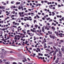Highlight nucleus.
Wrapping results in <instances>:
<instances>
[{
	"label": "nucleus",
	"instance_id": "obj_1",
	"mask_svg": "<svg viewBox=\"0 0 64 64\" xmlns=\"http://www.w3.org/2000/svg\"><path fill=\"white\" fill-rule=\"evenodd\" d=\"M50 37L51 38H52L53 39H55V36L53 35L52 36L51 35H50Z\"/></svg>",
	"mask_w": 64,
	"mask_h": 64
},
{
	"label": "nucleus",
	"instance_id": "obj_2",
	"mask_svg": "<svg viewBox=\"0 0 64 64\" xmlns=\"http://www.w3.org/2000/svg\"><path fill=\"white\" fill-rule=\"evenodd\" d=\"M59 60L60 58H57L56 60L55 61V63L56 64L58 63V61Z\"/></svg>",
	"mask_w": 64,
	"mask_h": 64
},
{
	"label": "nucleus",
	"instance_id": "obj_3",
	"mask_svg": "<svg viewBox=\"0 0 64 64\" xmlns=\"http://www.w3.org/2000/svg\"><path fill=\"white\" fill-rule=\"evenodd\" d=\"M57 56L58 57H61L62 56V55L59 54H58L57 55Z\"/></svg>",
	"mask_w": 64,
	"mask_h": 64
},
{
	"label": "nucleus",
	"instance_id": "obj_4",
	"mask_svg": "<svg viewBox=\"0 0 64 64\" xmlns=\"http://www.w3.org/2000/svg\"><path fill=\"white\" fill-rule=\"evenodd\" d=\"M42 32H44V27H42Z\"/></svg>",
	"mask_w": 64,
	"mask_h": 64
},
{
	"label": "nucleus",
	"instance_id": "obj_5",
	"mask_svg": "<svg viewBox=\"0 0 64 64\" xmlns=\"http://www.w3.org/2000/svg\"><path fill=\"white\" fill-rule=\"evenodd\" d=\"M17 36V35H16L14 37V40H17V38H16V37Z\"/></svg>",
	"mask_w": 64,
	"mask_h": 64
},
{
	"label": "nucleus",
	"instance_id": "obj_6",
	"mask_svg": "<svg viewBox=\"0 0 64 64\" xmlns=\"http://www.w3.org/2000/svg\"><path fill=\"white\" fill-rule=\"evenodd\" d=\"M5 64H10V62L8 61L7 62H5Z\"/></svg>",
	"mask_w": 64,
	"mask_h": 64
},
{
	"label": "nucleus",
	"instance_id": "obj_7",
	"mask_svg": "<svg viewBox=\"0 0 64 64\" xmlns=\"http://www.w3.org/2000/svg\"><path fill=\"white\" fill-rule=\"evenodd\" d=\"M43 42H46V38H44V40H43Z\"/></svg>",
	"mask_w": 64,
	"mask_h": 64
},
{
	"label": "nucleus",
	"instance_id": "obj_8",
	"mask_svg": "<svg viewBox=\"0 0 64 64\" xmlns=\"http://www.w3.org/2000/svg\"><path fill=\"white\" fill-rule=\"evenodd\" d=\"M52 29L53 30H55V28H54V26H52Z\"/></svg>",
	"mask_w": 64,
	"mask_h": 64
},
{
	"label": "nucleus",
	"instance_id": "obj_9",
	"mask_svg": "<svg viewBox=\"0 0 64 64\" xmlns=\"http://www.w3.org/2000/svg\"><path fill=\"white\" fill-rule=\"evenodd\" d=\"M58 53L62 55V53L60 51H59L58 52Z\"/></svg>",
	"mask_w": 64,
	"mask_h": 64
},
{
	"label": "nucleus",
	"instance_id": "obj_10",
	"mask_svg": "<svg viewBox=\"0 0 64 64\" xmlns=\"http://www.w3.org/2000/svg\"><path fill=\"white\" fill-rule=\"evenodd\" d=\"M56 51H54V53H53V54L54 56V55H56Z\"/></svg>",
	"mask_w": 64,
	"mask_h": 64
},
{
	"label": "nucleus",
	"instance_id": "obj_11",
	"mask_svg": "<svg viewBox=\"0 0 64 64\" xmlns=\"http://www.w3.org/2000/svg\"><path fill=\"white\" fill-rule=\"evenodd\" d=\"M11 13L12 14H14L15 13V11H13L12 12H11Z\"/></svg>",
	"mask_w": 64,
	"mask_h": 64
},
{
	"label": "nucleus",
	"instance_id": "obj_12",
	"mask_svg": "<svg viewBox=\"0 0 64 64\" xmlns=\"http://www.w3.org/2000/svg\"><path fill=\"white\" fill-rule=\"evenodd\" d=\"M50 6H51V7H52L53 6L52 5V4H51V5H50V6H49V7L50 8H51Z\"/></svg>",
	"mask_w": 64,
	"mask_h": 64
},
{
	"label": "nucleus",
	"instance_id": "obj_13",
	"mask_svg": "<svg viewBox=\"0 0 64 64\" xmlns=\"http://www.w3.org/2000/svg\"><path fill=\"white\" fill-rule=\"evenodd\" d=\"M55 52H58V49H56V51H55Z\"/></svg>",
	"mask_w": 64,
	"mask_h": 64
},
{
	"label": "nucleus",
	"instance_id": "obj_14",
	"mask_svg": "<svg viewBox=\"0 0 64 64\" xmlns=\"http://www.w3.org/2000/svg\"><path fill=\"white\" fill-rule=\"evenodd\" d=\"M56 59V56H54V58L53 60H54Z\"/></svg>",
	"mask_w": 64,
	"mask_h": 64
},
{
	"label": "nucleus",
	"instance_id": "obj_15",
	"mask_svg": "<svg viewBox=\"0 0 64 64\" xmlns=\"http://www.w3.org/2000/svg\"><path fill=\"white\" fill-rule=\"evenodd\" d=\"M18 9L19 10H20V6H19L18 7Z\"/></svg>",
	"mask_w": 64,
	"mask_h": 64
},
{
	"label": "nucleus",
	"instance_id": "obj_16",
	"mask_svg": "<svg viewBox=\"0 0 64 64\" xmlns=\"http://www.w3.org/2000/svg\"><path fill=\"white\" fill-rule=\"evenodd\" d=\"M35 26L36 28H37V27H38V26L37 25V24H36Z\"/></svg>",
	"mask_w": 64,
	"mask_h": 64
},
{
	"label": "nucleus",
	"instance_id": "obj_17",
	"mask_svg": "<svg viewBox=\"0 0 64 64\" xmlns=\"http://www.w3.org/2000/svg\"><path fill=\"white\" fill-rule=\"evenodd\" d=\"M61 50L62 51L64 52V49L61 48Z\"/></svg>",
	"mask_w": 64,
	"mask_h": 64
},
{
	"label": "nucleus",
	"instance_id": "obj_18",
	"mask_svg": "<svg viewBox=\"0 0 64 64\" xmlns=\"http://www.w3.org/2000/svg\"><path fill=\"white\" fill-rule=\"evenodd\" d=\"M53 48L55 50L56 49V48L55 46H53Z\"/></svg>",
	"mask_w": 64,
	"mask_h": 64
},
{
	"label": "nucleus",
	"instance_id": "obj_19",
	"mask_svg": "<svg viewBox=\"0 0 64 64\" xmlns=\"http://www.w3.org/2000/svg\"><path fill=\"white\" fill-rule=\"evenodd\" d=\"M12 44H14L15 42H14V40H13V41H12Z\"/></svg>",
	"mask_w": 64,
	"mask_h": 64
},
{
	"label": "nucleus",
	"instance_id": "obj_20",
	"mask_svg": "<svg viewBox=\"0 0 64 64\" xmlns=\"http://www.w3.org/2000/svg\"><path fill=\"white\" fill-rule=\"evenodd\" d=\"M50 18H48L46 19V20H50Z\"/></svg>",
	"mask_w": 64,
	"mask_h": 64
},
{
	"label": "nucleus",
	"instance_id": "obj_21",
	"mask_svg": "<svg viewBox=\"0 0 64 64\" xmlns=\"http://www.w3.org/2000/svg\"><path fill=\"white\" fill-rule=\"evenodd\" d=\"M12 64H16V63L15 62H13L12 63Z\"/></svg>",
	"mask_w": 64,
	"mask_h": 64
},
{
	"label": "nucleus",
	"instance_id": "obj_22",
	"mask_svg": "<svg viewBox=\"0 0 64 64\" xmlns=\"http://www.w3.org/2000/svg\"><path fill=\"white\" fill-rule=\"evenodd\" d=\"M60 42H64V41L62 40H60Z\"/></svg>",
	"mask_w": 64,
	"mask_h": 64
},
{
	"label": "nucleus",
	"instance_id": "obj_23",
	"mask_svg": "<svg viewBox=\"0 0 64 64\" xmlns=\"http://www.w3.org/2000/svg\"><path fill=\"white\" fill-rule=\"evenodd\" d=\"M52 21V19H51L50 20H49V22H50L51 21Z\"/></svg>",
	"mask_w": 64,
	"mask_h": 64
},
{
	"label": "nucleus",
	"instance_id": "obj_24",
	"mask_svg": "<svg viewBox=\"0 0 64 64\" xmlns=\"http://www.w3.org/2000/svg\"><path fill=\"white\" fill-rule=\"evenodd\" d=\"M13 27H15V28H17V26H12Z\"/></svg>",
	"mask_w": 64,
	"mask_h": 64
},
{
	"label": "nucleus",
	"instance_id": "obj_25",
	"mask_svg": "<svg viewBox=\"0 0 64 64\" xmlns=\"http://www.w3.org/2000/svg\"><path fill=\"white\" fill-rule=\"evenodd\" d=\"M54 46H57V44L56 43H54Z\"/></svg>",
	"mask_w": 64,
	"mask_h": 64
},
{
	"label": "nucleus",
	"instance_id": "obj_26",
	"mask_svg": "<svg viewBox=\"0 0 64 64\" xmlns=\"http://www.w3.org/2000/svg\"><path fill=\"white\" fill-rule=\"evenodd\" d=\"M24 59L26 62L27 61V60L26 58H24Z\"/></svg>",
	"mask_w": 64,
	"mask_h": 64
},
{
	"label": "nucleus",
	"instance_id": "obj_27",
	"mask_svg": "<svg viewBox=\"0 0 64 64\" xmlns=\"http://www.w3.org/2000/svg\"><path fill=\"white\" fill-rule=\"evenodd\" d=\"M17 36H18V37H20V38H21V36H20L19 35H17Z\"/></svg>",
	"mask_w": 64,
	"mask_h": 64
},
{
	"label": "nucleus",
	"instance_id": "obj_28",
	"mask_svg": "<svg viewBox=\"0 0 64 64\" xmlns=\"http://www.w3.org/2000/svg\"><path fill=\"white\" fill-rule=\"evenodd\" d=\"M28 52H30V53H31V52H30V50H28Z\"/></svg>",
	"mask_w": 64,
	"mask_h": 64
},
{
	"label": "nucleus",
	"instance_id": "obj_29",
	"mask_svg": "<svg viewBox=\"0 0 64 64\" xmlns=\"http://www.w3.org/2000/svg\"><path fill=\"white\" fill-rule=\"evenodd\" d=\"M11 46H16L14 44L13 45H11Z\"/></svg>",
	"mask_w": 64,
	"mask_h": 64
},
{
	"label": "nucleus",
	"instance_id": "obj_30",
	"mask_svg": "<svg viewBox=\"0 0 64 64\" xmlns=\"http://www.w3.org/2000/svg\"><path fill=\"white\" fill-rule=\"evenodd\" d=\"M56 34L57 36H58V32H57Z\"/></svg>",
	"mask_w": 64,
	"mask_h": 64
},
{
	"label": "nucleus",
	"instance_id": "obj_31",
	"mask_svg": "<svg viewBox=\"0 0 64 64\" xmlns=\"http://www.w3.org/2000/svg\"><path fill=\"white\" fill-rule=\"evenodd\" d=\"M1 30H3V31H4L5 30V29L4 28V29H1Z\"/></svg>",
	"mask_w": 64,
	"mask_h": 64
},
{
	"label": "nucleus",
	"instance_id": "obj_32",
	"mask_svg": "<svg viewBox=\"0 0 64 64\" xmlns=\"http://www.w3.org/2000/svg\"><path fill=\"white\" fill-rule=\"evenodd\" d=\"M36 22V20H34V23L35 24V22Z\"/></svg>",
	"mask_w": 64,
	"mask_h": 64
},
{
	"label": "nucleus",
	"instance_id": "obj_33",
	"mask_svg": "<svg viewBox=\"0 0 64 64\" xmlns=\"http://www.w3.org/2000/svg\"><path fill=\"white\" fill-rule=\"evenodd\" d=\"M25 15H26L27 16H28V14H24Z\"/></svg>",
	"mask_w": 64,
	"mask_h": 64
},
{
	"label": "nucleus",
	"instance_id": "obj_34",
	"mask_svg": "<svg viewBox=\"0 0 64 64\" xmlns=\"http://www.w3.org/2000/svg\"><path fill=\"white\" fill-rule=\"evenodd\" d=\"M26 25H27V26L28 27L29 26H30V25H28V24H26Z\"/></svg>",
	"mask_w": 64,
	"mask_h": 64
},
{
	"label": "nucleus",
	"instance_id": "obj_35",
	"mask_svg": "<svg viewBox=\"0 0 64 64\" xmlns=\"http://www.w3.org/2000/svg\"><path fill=\"white\" fill-rule=\"evenodd\" d=\"M38 4L39 6H41L42 5L41 4Z\"/></svg>",
	"mask_w": 64,
	"mask_h": 64
},
{
	"label": "nucleus",
	"instance_id": "obj_36",
	"mask_svg": "<svg viewBox=\"0 0 64 64\" xmlns=\"http://www.w3.org/2000/svg\"><path fill=\"white\" fill-rule=\"evenodd\" d=\"M45 37L46 38H47L48 37V36L47 35H45Z\"/></svg>",
	"mask_w": 64,
	"mask_h": 64
},
{
	"label": "nucleus",
	"instance_id": "obj_37",
	"mask_svg": "<svg viewBox=\"0 0 64 64\" xmlns=\"http://www.w3.org/2000/svg\"><path fill=\"white\" fill-rule=\"evenodd\" d=\"M10 8L12 9L13 8V6H12L10 7Z\"/></svg>",
	"mask_w": 64,
	"mask_h": 64
},
{
	"label": "nucleus",
	"instance_id": "obj_38",
	"mask_svg": "<svg viewBox=\"0 0 64 64\" xmlns=\"http://www.w3.org/2000/svg\"><path fill=\"white\" fill-rule=\"evenodd\" d=\"M58 6L59 7H61V6L60 5V4H58Z\"/></svg>",
	"mask_w": 64,
	"mask_h": 64
},
{
	"label": "nucleus",
	"instance_id": "obj_39",
	"mask_svg": "<svg viewBox=\"0 0 64 64\" xmlns=\"http://www.w3.org/2000/svg\"><path fill=\"white\" fill-rule=\"evenodd\" d=\"M55 14L54 13L52 14V16H54V15H55Z\"/></svg>",
	"mask_w": 64,
	"mask_h": 64
},
{
	"label": "nucleus",
	"instance_id": "obj_40",
	"mask_svg": "<svg viewBox=\"0 0 64 64\" xmlns=\"http://www.w3.org/2000/svg\"><path fill=\"white\" fill-rule=\"evenodd\" d=\"M58 50L59 51H60V48H58Z\"/></svg>",
	"mask_w": 64,
	"mask_h": 64
},
{
	"label": "nucleus",
	"instance_id": "obj_41",
	"mask_svg": "<svg viewBox=\"0 0 64 64\" xmlns=\"http://www.w3.org/2000/svg\"><path fill=\"white\" fill-rule=\"evenodd\" d=\"M39 24L40 26H42V24H40V23H39Z\"/></svg>",
	"mask_w": 64,
	"mask_h": 64
},
{
	"label": "nucleus",
	"instance_id": "obj_42",
	"mask_svg": "<svg viewBox=\"0 0 64 64\" xmlns=\"http://www.w3.org/2000/svg\"><path fill=\"white\" fill-rule=\"evenodd\" d=\"M48 32L49 33V34H50V31H48Z\"/></svg>",
	"mask_w": 64,
	"mask_h": 64
},
{
	"label": "nucleus",
	"instance_id": "obj_43",
	"mask_svg": "<svg viewBox=\"0 0 64 64\" xmlns=\"http://www.w3.org/2000/svg\"><path fill=\"white\" fill-rule=\"evenodd\" d=\"M3 34L2 32H0V34Z\"/></svg>",
	"mask_w": 64,
	"mask_h": 64
},
{
	"label": "nucleus",
	"instance_id": "obj_44",
	"mask_svg": "<svg viewBox=\"0 0 64 64\" xmlns=\"http://www.w3.org/2000/svg\"><path fill=\"white\" fill-rule=\"evenodd\" d=\"M55 4L56 5H58L57 3V2H55Z\"/></svg>",
	"mask_w": 64,
	"mask_h": 64
},
{
	"label": "nucleus",
	"instance_id": "obj_45",
	"mask_svg": "<svg viewBox=\"0 0 64 64\" xmlns=\"http://www.w3.org/2000/svg\"><path fill=\"white\" fill-rule=\"evenodd\" d=\"M42 19L43 20H44L45 19V18H42Z\"/></svg>",
	"mask_w": 64,
	"mask_h": 64
},
{
	"label": "nucleus",
	"instance_id": "obj_46",
	"mask_svg": "<svg viewBox=\"0 0 64 64\" xmlns=\"http://www.w3.org/2000/svg\"><path fill=\"white\" fill-rule=\"evenodd\" d=\"M28 10H29V11H31V9H28Z\"/></svg>",
	"mask_w": 64,
	"mask_h": 64
},
{
	"label": "nucleus",
	"instance_id": "obj_47",
	"mask_svg": "<svg viewBox=\"0 0 64 64\" xmlns=\"http://www.w3.org/2000/svg\"><path fill=\"white\" fill-rule=\"evenodd\" d=\"M42 32V30H40L39 32L40 33H41Z\"/></svg>",
	"mask_w": 64,
	"mask_h": 64
},
{
	"label": "nucleus",
	"instance_id": "obj_48",
	"mask_svg": "<svg viewBox=\"0 0 64 64\" xmlns=\"http://www.w3.org/2000/svg\"><path fill=\"white\" fill-rule=\"evenodd\" d=\"M27 59L29 61H30V60L28 58Z\"/></svg>",
	"mask_w": 64,
	"mask_h": 64
},
{
	"label": "nucleus",
	"instance_id": "obj_49",
	"mask_svg": "<svg viewBox=\"0 0 64 64\" xmlns=\"http://www.w3.org/2000/svg\"><path fill=\"white\" fill-rule=\"evenodd\" d=\"M9 39V38L8 36L7 38H6V39L7 40H8V39Z\"/></svg>",
	"mask_w": 64,
	"mask_h": 64
},
{
	"label": "nucleus",
	"instance_id": "obj_50",
	"mask_svg": "<svg viewBox=\"0 0 64 64\" xmlns=\"http://www.w3.org/2000/svg\"><path fill=\"white\" fill-rule=\"evenodd\" d=\"M47 25H50V24L49 23H47Z\"/></svg>",
	"mask_w": 64,
	"mask_h": 64
},
{
	"label": "nucleus",
	"instance_id": "obj_51",
	"mask_svg": "<svg viewBox=\"0 0 64 64\" xmlns=\"http://www.w3.org/2000/svg\"><path fill=\"white\" fill-rule=\"evenodd\" d=\"M58 46L59 47H61V46L60 45H59Z\"/></svg>",
	"mask_w": 64,
	"mask_h": 64
},
{
	"label": "nucleus",
	"instance_id": "obj_52",
	"mask_svg": "<svg viewBox=\"0 0 64 64\" xmlns=\"http://www.w3.org/2000/svg\"><path fill=\"white\" fill-rule=\"evenodd\" d=\"M51 52L52 53H54V50L52 51Z\"/></svg>",
	"mask_w": 64,
	"mask_h": 64
},
{
	"label": "nucleus",
	"instance_id": "obj_53",
	"mask_svg": "<svg viewBox=\"0 0 64 64\" xmlns=\"http://www.w3.org/2000/svg\"><path fill=\"white\" fill-rule=\"evenodd\" d=\"M62 49H64V46H62Z\"/></svg>",
	"mask_w": 64,
	"mask_h": 64
},
{
	"label": "nucleus",
	"instance_id": "obj_54",
	"mask_svg": "<svg viewBox=\"0 0 64 64\" xmlns=\"http://www.w3.org/2000/svg\"><path fill=\"white\" fill-rule=\"evenodd\" d=\"M46 45V43H44V46Z\"/></svg>",
	"mask_w": 64,
	"mask_h": 64
},
{
	"label": "nucleus",
	"instance_id": "obj_55",
	"mask_svg": "<svg viewBox=\"0 0 64 64\" xmlns=\"http://www.w3.org/2000/svg\"><path fill=\"white\" fill-rule=\"evenodd\" d=\"M18 64H22V63H20V62H18Z\"/></svg>",
	"mask_w": 64,
	"mask_h": 64
},
{
	"label": "nucleus",
	"instance_id": "obj_56",
	"mask_svg": "<svg viewBox=\"0 0 64 64\" xmlns=\"http://www.w3.org/2000/svg\"><path fill=\"white\" fill-rule=\"evenodd\" d=\"M1 58H4V57H3V56H1Z\"/></svg>",
	"mask_w": 64,
	"mask_h": 64
},
{
	"label": "nucleus",
	"instance_id": "obj_57",
	"mask_svg": "<svg viewBox=\"0 0 64 64\" xmlns=\"http://www.w3.org/2000/svg\"><path fill=\"white\" fill-rule=\"evenodd\" d=\"M32 32H36V31H35L34 30H33L32 31Z\"/></svg>",
	"mask_w": 64,
	"mask_h": 64
},
{
	"label": "nucleus",
	"instance_id": "obj_58",
	"mask_svg": "<svg viewBox=\"0 0 64 64\" xmlns=\"http://www.w3.org/2000/svg\"><path fill=\"white\" fill-rule=\"evenodd\" d=\"M50 48V46H48V48Z\"/></svg>",
	"mask_w": 64,
	"mask_h": 64
},
{
	"label": "nucleus",
	"instance_id": "obj_59",
	"mask_svg": "<svg viewBox=\"0 0 64 64\" xmlns=\"http://www.w3.org/2000/svg\"><path fill=\"white\" fill-rule=\"evenodd\" d=\"M21 20H22L24 19V18H21Z\"/></svg>",
	"mask_w": 64,
	"mask_h": 64
},
{
	"label": "nucleus",
	"instance_id": "obj_60",
	"mask_svg": "<svg viewBox=\"0 0 64 64\" xmlns=\"http://www.w3.org/2000/svg\"><path fill=\"white\" fill-rule=\"evenodd\" d=\"M44 2V1H41V3H43Z\"/></svg>",
	"mask_w": 64,
	"mask_h": 64
},
{
	"label": "nucleus",
	"instance_id": "obj_61",
	"mask_svg": "<svg viewBox=\"0 0 64 64\" xmlns=\"http://www.w3.org/2000/svg\"><path fill=\"white\" fill-rule=\"evenodd\" d=\"M6 59H4V61H6Z\"/></svg>",
	"mask_w": 64,
	"mask_h": 64
},
{
	"label": "nucleus",
	"instance_id": "obj_62",
	"mask_svg": "<svg viewBox=\"0 0 64 64\" xmlns=\"http://www.w3.org/2000/svg\"><path fill=\"white\" fill-rule=\"evenodd\" d=\"M2 62V60H0V62L1 63Z\"/></svg>",
	"mask_w": 64,
	"mask_h": 64
},
{
	"label": "nucleus",
	"instance_id": "obj_63",
	"mask_svg": "<svg viewBox=\"0 0 64 64\" xmlns=\"http://www.w3.org/2000/svg\"><path fill=\"white\" fill-rule=\"evenodd\" d=\"M28 18V17H24V18Z\"/></svg>",
	"mask_w": 64,
	"mask_h": 64
},
{
	"label": "nucleus",
	"instance_id": "obj_64",
	"mask_svg": "<svg viewBox=\"0 0 64 64\" xmlns=\"http://www.w3.org/2000/svg\"><path fill=\"white\" fill-rule=\"evenodd\" d=\"M38 14L40 15V14H41V13H40L38 12Z\"/></svg>",
	"mask_w": 64,
	"mask_h": 64
}]
</instances>
